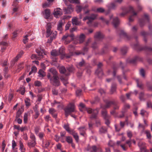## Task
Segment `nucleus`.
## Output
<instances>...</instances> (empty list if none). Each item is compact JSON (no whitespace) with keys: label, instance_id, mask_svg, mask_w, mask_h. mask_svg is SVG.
Instances as JSON below:
<instances>
[{"label":"nucleus","instance_id":"13","mask_svg":"<svg viewBox=\"0 0 152 152\" xmlns=\"http://www.w3.org/2000/svg\"><path fill=\"white\" fill-rule=\"evenodd\" d=\"M102 114L104 119L105 120V124L108 126L110 124V122L109 121L110 117L107 115V111L105 110H102Z\"/></svg>","mask_w":152,"mask_h":152},{"label":"nucleus","instance_id":"9","mask_svg":"<svg viewBox=\"0 0 152 152\" xmlns=\"http://www.w3.org/2000/svg\"><path fill=\"white\" fill-rule=\"evenodd\" d=\"M96 15L92 14L84 17L83 19V20L85 21L88 20V21L87 22V23L89 25H90L91 24L96 18Z\"/></svg>","mask_w":152,"mask_h":152},{"label":"nucleus","instance_id":"28","mask_svg":"<svg viewBox=\"0 0 152 152\" xmlns=\"http://www.w3.org/2000/svg\"><path fill=\"white\" fill-rule=\"evenodd\" d=\"M86 65V63L85 61L82 59V61L79 62L78 64L77 65V67L78 68H80L81 67H83L85 66Z\"/></svg>","mask_w":152,"mask_h":152},{"label":"nucleus","instance_id":"63","mask_svg":"<svg viewBox=\"0 0 152 152\" xmlns=\"http://www.w3.org/2000/svg\"><path fill=\"white\" fill-rule=\"evenodd\" d=\"M144 17L145 19L147 21V22H149L150 19L148 15L145 14L144 15Z\"/></svg>","mask_w":152,"mask_h":152},{"label":"nucleus","instance_id":"11","mask_svg":"<svg viewBox=\"0 0 152 152\" xmlns=\"http://www.w3.org/2000/svg\"><path fill=\"white\" fill-rule=\"evenodd\" d=\"M87 110L88 113L92 114L90 117L91 118L93 119L96 118L98 113V110L97 109L93 110L91 108H88L87 109Z\"/></svg>","mask_w":152,"mask_h":152},{"label":"nucleus","instance_id":"8","mask_svg":"<svg viewBox=\"0 0 152 152\" xmlns=\"http://www.w3.org/2000/svg\"><path fill=\"white\" fill-rule=\"evenodd\" d=\"M65 114L66 117L69 115L71 114L72 112L75 111V107L74 104L73 103H69L64 109Z\"/></svg>","mask_w":152,"mask_h":152},{"label":"nucleus","instance_id":"62","mask_svg":"<svg viewBox=\"0 0 152 152\" xmlns=\"http://www.w3.org/2000/svg\"><path fill=\"white\" fill-rule=\"evenodd\" d=\"M138 145L140 148L141 147H144L145 146V142H140L138 143Z\"/></svg>","mask_w":152,"mask_h":152},{"label":"nucleus","instance_id":"2","mask_svg":"<svg viewBox=\"0 0 152 152\" xmlns=\"http://www.w3.org/2000/svg\"><path fill=\"white\" fill-rule=\"evenodd\" d=\"M105 105H101V107L103 109L109 108L111 105H113V109L115 110H118L119 107V102L115 100L109 101L107 100L105 101Z\"/></svg>","mask_w":152,"mask_h":152},{"label":"nucleus","instance_id":"37","mask_svg":"<svg viewBox=\"0 0 152 152\" xmlns=\"http://www.w3.org/2000/svg\"><path fill=\"white\" fill-rule=\"evenodd\" d=\"M137 83V86L141 89L142 88V85L141 83V81L138 78L135 79Z\"/></svg>","mask_w":152,"mask_h":152},{"label":"nucleus","instance_id":"17","mask_svg":"<svg viewBox=\"0 0 152 152\" xmlns=\"http://www.w3.org/2000/svg\"><path fill=\"white\" fill-rule=\"evenodd\" d=\"M62 10L59 8H57L55 9L53 13L54 16L56 18H58L62 14Z\"/></svg>","mask_w":152,"mask_h":152},{"label":"nucleus","instance_id":"15","mask_svg":"<svg viewBox=\"0 0 152 152\" xmlns=\"http://www.w3.org/2000/svg\"><path fill=\"white\" fill-rule=\"evenodd\" d=\"M119 66L121 67L123 69H124V66L123 65V64L121 62H120L119 66L118 64H114L113 66V75L114 76H115V75L117 70Z\"/></svg>","mask_w":152,"mask_h":152},{"label":"nucleus","instance_id":"6","mask_svg":"<svg viewBox=\"0 0 152 152\" xmlns=\"http://www.w3.org/2000/svg\"><path fill=\"white\" fill-rule=\"evenodd\" d=\"M51 28L50 23H48L47 24L46 27L47 35L46 36L47 37H48L50 35V39H51V41L53 40V39L56 38L57 35L56 31H55L52 32L51 30Z\"/></svg>","mask_w":152,"mask_h":152},{"label":"nucleus","instance_id":"23","mask_svg":"<svg viewBox=\"0 0 152 152\" xmlns=\"http://www.w3.org/2000/svg\"><path fill=\"white\" fill-rule=\"evenodd\" d=\"M140 34L143 37V40L145 42L147 41V37L148 35V33L144 31H142L140 32Z\"/></svg>","mask_w":152,"mask_h":152},{"label":"nucleus","instance_id":"4","mask_svg":"<svg viewBox=\"0 0 152 152\" xmlns=\"http://www.w3.org/2000/svg\"><path fill=\"white\" fill-rule=\"evenodd\" d=\"M129 12H131V15L129 18V22H132L137 17V13L134 11L133 7H130L129 11L122 13L120 14V15L122 17L124 16Z\"/></svg>","mask_w":152,"mask_h":152},{"label":"nucleus","instance_id":"43","mask_svg":"<svg viewBox=\"0 0 152 152\" xmlns=\"http://www.w3.org/2000/svg\"><path fill=\"white\" fill-rule=\"evenodd\" d=\"M98 43L96 41L94 42L92 45L91 47L94 49H96L98 48Z\"/></svg>","mask_w":152,"mask_h":152},{"label":"nucleus","instance_id":"24","mask_svg":"<svg viewBox=\"0 0 152 152\" xmlns=\"http://www.w3.org/2000/svg\"><path fill=\"white\" fill-rule=\"evenodd\" d=\"M140 58L137 56H136L133 58L131 59H128L127 60V62L128 63L134 64L137 60H140Z\"/></svg>","mask_w":152,"mask_h":152},{"label":"nucleus","instance_id":"16","mask_svg":"<svg viewBox=\"0 0 152 152\" xmlns=\"http://www.w3.org/2000/svg\"><path fill=\"white\" fill-rule=\"evenodd\" d=\"M120 36L123 37L126 40H129L131 39V37L127 35L126 33L123 30H120L118 32Z\"/></svg>","mask_w":152,"mask_h":152},{"label":"nucleus","instance_id":"45","mask_svg":"<svg viewBox=\"0 0 152 152\" xmlns=\"http://www.w3.org/2000/svg\"><path fill=\"white\" fill-rule=\"evenodd\" d=\"M138 29V26L137 25H135L132 27L131 28V31L134 33L137 32Z\"/></svg>","mask_w":152,"mask_h":152},{"label":"nucleus","instance_id":"20","mask_svg":"<svg viewBox=\"0 0 152 152\" xmlns=\"http://www.w3.org/2000/svg\"><path fill=\"white\" fill-rule=\"evenodd\" d=\"M88 7V6L87 5H86L84 6H77L76 7V11L77 13H79L81 12L82 10H85Z\"/></svg>","mask_w":152,"mask_h":152},{"label":"nucleus","instance_id":"58","mask_svg":"<svg viewBox=\"0 0 152 152\" xmlns=\"http://www.w3.org/2000/svg\"><path fill=\"white\" fill-rule=\"evenodd\" d=\"M49 112L50 114L52 115L56 113V110L53 108H50L49 109Z\"/></svg>","mask_w":152,"mask_h":152},{"label":"nucleus","instance_id":"26","mask_svg":"<svg viewBox=\"0 0 152 152\" xmlns=\"http://www.w3.org/2000/svg\"><path fill=\"white\" fill-rule=\"evenodd\" d=\"M78 129L80 131V134L83 136L85 133V131L86 130L85 126L80 127L78 128Z\"/></svg>","mask_w":152,"mask_h":152},{"label":"nucleus","instance_id":"34","mask_svg":"<svg viewBox=\"0 0 152 152\" xmlns=\"http://www.w3.org/2000/svg\"><path fill=\"white\" fill-rule=\"evenodd\" d=\"M45 18L46 19H48L50 16V10L49 9H47L45 10Z\"/></svg>","mask_w":152,"mask_h":152},{"label":"nucleus","instance_id":"25","mask_svg":"<svg viewBox=\"0 0 152 152\" xmlns=\"http://www.w3.org/2000/svg\"><path fill=\"white\" fill-rule=\"evenodd\" d=\"M130 107V105L128 104H125L124 105L123 108H122V112L123 113H125L126 112L127 110L129 109Z\"/></svg>","mask_w":152,"mask_h":152},{"label":"nucleus","instance_id":"21","mask_svg":"<svg viewBox=\"0 0 152 152\" xmlns=\"http://www.w3.org/2000/svg\"><path fill=\"white\" fill-rule=\"evenodd\" d=\"M70 134H72L75 139L77 142H78L79 141V137L77 133L73 130L70 133Z\"/></svg>","mask_w":152,"mask_h":152},{"label":"nucleus","instance_id":"14","mask_svg":"<svg viewBox=\"0 0 152 152\" xmlns=\"http://www.w3.org/2000/svg\"><path fill=\"white\" fill-rule=\"evenodd\" d=\"M104 37L103 34L100 31L96 32L94 36L95 40L96 41L101 40Z\"/></svg>","mask_w":152,"mask_h":152},{"label":"nucleus","instance_id":"39","mask_svg":"<svg viewBox=\"0 0 152 152\" xmlns=\"http://www.w3.org/2000/svg\"><path fill=\"white\" fill-rule=\"evenodd\" d=\"M25 103L27 107H28L31 105L30 100L27 98H26L25 99Z\"/></svg>","mask_w":152,"mask_h":152},{"label":"nucleus","instance_id":"57","mask_svg":"<svg viewBox=\"0 0 152 152\" xmlns=\"http://www.w3.org/2000/svg\"><path fill=\"white\" fill-rule=\"evenodd\" d=\"M140 75L143 77L145 76V72L144 70L142 69L140 71Z\"/></svg>","mask_w":152,"mask_h":152},{"label":"nucleus","instance_id":"51","mask_svg":"<svg viewBox=\"0 0 152 152\" xmlns=\"http://www.w3.org/2000/svg\"><path fill=\"white\" fill-rule=\"evenodd\" d=\"M19 145L20 146V149H21L23 151H24L25 150V148L24 147V146L22 142L21 141H19Z\"/></svg>","mask_w":152,"mask_h":152},{"label":"nucleus","instance_id":"54","mask_svg":"<svg viewBox=\"0 0 152 152\" xmlns=\"http://www.w3.org/2000/svg\"><path fill=\"white\" fill-rule=\"evenodd\" d=\"M99 132L102 133H104L107 131L106 128L104 127H102L99 129Z\"/></svg>","mask_w":152,"mask_h":152},{"label":"nucleus","instance_id":"46","mask_svg":"<svg viewBox=\"0 0 152 152\" xmlns=\"http://www.w3.org/2000/svg\"><path fill=\"white\" fill-rule=\"evenodd\" d=\"M67 71L69 73L71 72L74 70V67L72 66H69L67 68Z\"/></svg>","mask_w":152,"mask_h":152},{"label":"nucleus","instance_id":"44","mask_svg":"<svg viewBox=\"0 0 152 152\" xmlns=\"http://www.w3.org/2000/svg\"><path fill=\"white\" fill-rule=\"evenodd\" d=\"M59 53V54L61 55V57H62L64 55V49L62 48H59V50L58 51Z\"/></svg>","mask_w":152,"mask_h":152},{"label":"nucleus","instance_id":"48","mask_svg":"<svg viewBox=\"0 0 152 152\" xmlns=\"http://www.w3.org/2000/svg\"><path fill=\"white\" fill-rule=\"evenodd\" d=\"M72 54L71 53H70L68 54H64L62 57V58H70L72 55Z\"/></svg>","mask_w":152,"mask_h":152},{"label":"nucleus","instance_id":"31","mask_svg":"<svg viewBox=\"0 0 152 152\" xmlns=\"http://www.w3.org/2000/svg\"><path fill=\"white\" fill-rule=\"evenodd\" d=\"M107 47H108L107 45H105L102 49L101 52L100 53H98V54L99 55H102L106 53L107 51Z\"/></svg>","mask_w":152,"mask_h":152},{"label":"nucleus","instance_id":"1","mask_svg":"<svg viewBox=\"0 0 152 152\" xmlns=\"http://www.w3.org/2000/svg\"><path fill=\"white\" fill-rule=\"evenodd\" d=\"M47 77L50 80V83L53 86L57 87L60 85L58 74L56 69L51 68L48 70Z\"/></svg>","mask_w":152,"mask_h":152},{"label":"nucleus","instance_id":"60","mask_svg":"<svg viewBox=\"0 0 152 152\" xmlns=\"http://www.w3.org/2000/svg\"><path fill=\"white\" fill-rule=\"evenodd\" d=\"M144 96V94L143 92H141L140 94L139 97L140 100H144L143 98Z\"/></svg>","mask_w":152,"mask_h":152},{"label":"nucleus","instance_id":"29","mask_svg":"<svg viewBox=\"0 0 152 152\" xmlns=\"http://www.w3.org/2000/svg\"><path fill=\"white\" fill-rule=\"evenodd\" d=\"M116 85L115 83H113L111 85L110 92L111 94H113L116 91Z\"/></svg>","mask_w":152,"mask_h":152},{"label":"nucleus","instance_id":"41","mask_svg":"<svg viewBox=\"0 0 152 152\" xmlns=\"http://www.w3.org/2000/svg\"><path fill=\"white\" fill-rule=\"evenodd\" d=\"M99 148H97L95 146H93L90 148V151L91 152H97V151Z\"/></svg>","mask_w":152,"mask_h":152},{"label":"nucleus","instance_id":"53","mask_svg":"<svg viewBox=\"0 0 152 152\" xmlns=\"http://www.w3.org/2000/svg\"><path fill=\"white\" fill-rule=\"evenodd\" d=\"M76 95L77 96H80L82 94V90L80 89H77L76 91Z\"/></svg>","mask_w":152,"mask_h":152},{"label":"nucleus","instance_id":"52","mask_svg":"<svg viewBox=\"0 0 152 152\" xmlns=\"http://www.w3.org/2000/svg\"><path fill=\"white\" fill-rule=\"evenodd\" d=\"M117 7V5L115 4V3H112L110 4L109 7V8L110 9H115Z\"/></svg>","mask_w":152,"mask_h":152},{"label":"nucleus","instance_id":"30","mask_svg":"<svg viewBox=\"0 0 152 152\" xmlns=\"http://www.w3.org/2000/svg\"><path fill=\"white\" fill-rule=\"evenodd\" d=\"M64 128L69 133H70L73 130L71 129L69 127V125L68 124H65L63 126Z\"/></svg>","mask_w":152,"mask_h":152},{"label":"nucleus","instance_id":"27","mask_svg":"<svg viewBox=\"0 0 152 152\" xmlns=\"http://www.w3.org/2000/svg\"><path fill=\"white\" fill-rule=\"evenodd\" d=\"M64 25L63 23L61 20L59 21L57 26V30L60 31L62 30V26Z\"/></svg>","mask_w":152,"mask_h":152},{"label":"nucleus","instance_id":"33","mask_svg":"<svg viewBox=\"0 0 152 152\" xmlns=\"http://www.w3.org/2000/svg\"><path fill=\"white\" fill-rule=\"evenodd\" d=\"M66 141L69 144L72 143L73 142V139L72 137L66 136L65 137Z\"/></svg>","mask_w":152,"mask_h":152},{"label":"nucleus","instance_id":"56","mask_svg":"<svg viewBox=\"0 0 152 152\" xmlns=\"http://www.w3.org/2000/svg\"><path fill=\"white\" fill-rule=\"evenodd\" d=\"M41 82L39 81H35L34 83V85L36 86L39 87L41 86Z\"/></svg>","mask_w":152,"mask_h":152},{"label":"nucleus","instance_id":"10","mask_svg":"<svg viewBox=\"0 0 152 152\" xmlns=\"http://www.w3.org/2000/svg\"><path fill=\"white\" fill-rule=\"evenodd\" d=\"M74 37V35L73 34H71L70 35L66 34L63 36L62 39L63 40L65 41V44H67L73 39Z\"/></svg>","mask_w":152,"mask_h":152},{"label":"nucleus","instance_id":"19","mask_svg":"<svg viewBox=\"0 0 152 152\" xmlns=\"http://www.w3.org/2000/svg\"><path fill=\"white\" fill-rule=\"evenodd\" d=\"M85 38V36L83 34H81L77 37V40L80 43L83 42Z\"/></svg>","mask_w":152,"mask_h":152},{"label":"nucleus","instance_id":"22","mask_svg":"<svg viewBox=\"0 0 152 152\" xmlns=\"http://www.w3.org/2000/svg\"><path fill=\"white\" fill-rule=\"evenodd\" d=\"M120 21L117 17H115L113 19L112 23L115 27H116L119 25Z\"/></svg>","mask_w":152,"mask_h":152},{"label":"nucleus","instance_id":"64","mask_svg":"<svg viewBox=\"0 0 152 152\" xmlns=\"http://www.w3.org/2000/svg\"><path fill=\"white\" fill-rule=\"evenodd\" d=\"M0 45H2L3 47H7L8 44L6 42L2 41L0 42Z\"/></svg>","mask_w":152,"mask_h":152},{"label":"nucleus","instance_id":"12","mask_svg":"<svg viewBox=\"0 0 152 152\" xmlns=\"http://www.w3.org/2000/svg\"><path fill=\"white\" fill-rule=\"evenodd\" d=\"M102 65V64L101 63H99L97 65L98 68L96 71V73L98 75L99 77H101L103 75L101 68Z\"/></svg>","mask_w":152,"mask_h":152},{"label":"nucleus","instance_id":"50","mask_svg":"<svg viewBox=\"0 0 152 152\" xmlns=\"http://www.w3.org/2000/svg\"><path fill=\"white\" fill-rule=\"evenodd\" d=\"M140 25V27L143 26L145 24V20L143 19H140L139 20Z\"/></svg>","mask_w":152,"mask_h":152},{"label":"nucleus","instance_id":"5","mask_svg":"<svg viewBox=\"0 0 152 152\" xmlns=\"http://www.w3.org/2000/svg\"><path fill=\"white\" fill-rule=\"evenodd\" d=\"M132 48L138 51L145 50L150 52H152V48L145 46L142 47L140 45L138 42H137L132 45Z\"/></svg>","mask_w":152,"mask_h":152},{"label":"nucleus","instance_id":"55","mask_svg":"<svg viewBox=\"0 0 152 152\" xmlns=\"http://www.w3.org/2000/svg\"><path fill=\"white\" fill-rule=\"evenodd\" d=\"M50 5V4L49 2H46L42 5V7L44 8H46L48 7Z\"/></svg>","mask_w":152,"mask_h":152},{"label":"nucleus","instance_id":"42","mask_svg":"<svg viewBox=\"0 0 152 152\" xmlns=\"http://www.w3.org/2000/svg\"><path fill=\"white\" fill-rule=\"evenodd\" d=\"M145 133L146 134L147 137L149 140H150L151 138V135L149 130H146L145 131Z\"/></svg>","mask_w":152,"mask_h":152},{"label":"nucleus","instance_id":"36","mask_svg":"<svg viewBox=\"0 0 152 152\" xmlns=\"http://www.w3.org/2000/svg\"><path fill=\"white\" fill-rule=\"evenodd\" d=\"M36 141H34L31 140V141L28 142V145L30 148L34 147L36 145Z\"/></svg>","mask_w":152,"mask_h":152},{"label":"nucleus","instance_id":"32","mask_svg":"<svg viewBox=\"0 0 152 152\" xmlns=\"http://www.w3.org/2000/svg\"><path fill=\"white\" fill-rule=\"evenodd\" d=\"M72 23L73 25H79L80 23L78 21V19L76 17L73 18L72 19Z\"/></svg>","mask_w":152,"mask_h":152},{"label":"nucleus","instance_id":"38","mask_svg":"<svg viewBox=\"0 0 152 152\" xmlns=\"http://www.w3.org/2000/svg\"><path fill=\"white\" fill-rule=\"evenodd\" d=\"M51 54L52 56H55L59 55L58 51L56 50H53L51 52Z\"/></svg>","mask_w":152,"mask_h":152},{"label":"nucleus","instance_id":"3","mask_svg":"<svg viewBox=\"0 0 152 152\" xmlns=\"http://www.w3.org/2000/svg\"><path fill=\"white\" fill-rule=\"evenodd\" d=\"M59 70L61 73H62L65 75L61 76V79L63 82L64 85L66 86L68 83L67 76L69 75V73L65 67L63 66H61L59 67Z\"/></svg>","mask_w":152,"mask_h":152},{"label":"nucleus","instance_id":"40","mask_svg":"<svg viewBox=\"0 0 152 152\" xmlns=\"http://www.w3.org/2000/svg\"><path fill=\"white\" fill-rule=\"evenodd\" d=\"M128 48L126 46L123 47L121 49V52L122 54H126Z\"/></svg>","mask_w":152,"mask_h":152},{"label":"nucleus","instance_id":"61","mask_svg":"<svg viewBox=\"0 0 152 152\" xmlns=\"http://www.w3.org/2000/svg\"><path fill=\"white\" fill-rule=\"evenodd\" d=\"M99 19L102 20L103 22H105L107 24H108L109 21L107 20H106L103 17H102L99 18Z\"/></svg>","mask_w":152,"mask_h":152},{"label":"nucleus","instance_id":"49","mask_svg":"<svg viewBox=\"0 0 152 152\" xmlns=\"http://www.w3.org/2000/svg\"><path fill=\"white\" fill-rule=\"evenodd\" d=\"M100 100L99 99L98 97H96L95 98V99L94 101H92L91 102V103L92 104H96L99 102Z\"/></svg>","mask_w":152,"mask_h":152},{"label":"nucleus","instance_id":"47","mask_svg":"<svg viewBox=\"0 0 152 152\" xmlns=\"http://www.w3.org/2000/svg\"><path fill=\"white\" fill-rule=\"evenodd\" d=\"M28 113H25L23 116V121L24 123H26L28 121Z\"/></svg>","mask_w":152,"mask_h":152},{"label":"nucleus","instance_id":"18","mask_svg":"<svg viewBox=\"0 0 152 152\" xmlns=\"http://www.w3.org/2000/svg\"><path fill=\"white\" fill-rule=\"evenodd\" d=\"M63 10L65 14H70L73 10V9L71 5H69L66 7L64 8Z\"/></svg>","mask_w":152,"mask_h":152},{"label":"nucleus","instance_id":"35","mask_svg":"<svg viewBox=\"0 0 152 152\" xmlns=\"http://www.w3.org/2000/svg\"><path fill=\"white\" fill-rule=\"evenodd\" d=\"M92 10L95 12L100 13H102L104 11V10L103 8L101 7L98 8L96 10L93 8Z\"/></svg>","mask_w":152,"mask_h":152},{"label":"nucleus","instance_id":"7","mask_svg":"<svg viewBox=\"0 0 152 152\" xmlns=\"http://www.w3.org/2000/svg\"><path fill=\"white\" fill-rule=\"evenodd\" d=\"M36 52L37 53L38 56H37L34 54H32L31 57L32 59H35L40 60L43 58L44 51L42 48H40L39 49L38 48L37 49Z\"/></svg>","mask_w":152,"mask_h":152},{"label":"nucleus","instance_id":"59","mask_svg":"<svg viewBox=\"0 0 152 152\" xmlns=\"http://www.w3.org/2000/svg\"><path fill=\"white\" fill-rule=\"evenodd\" d=\"M140 114L143 116H145L146 114H148V113L145 110L142 109L141 110Z\"/></svg>","mask_w":152,"mask_h":152}]
</instances>
